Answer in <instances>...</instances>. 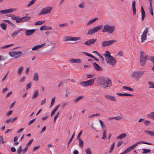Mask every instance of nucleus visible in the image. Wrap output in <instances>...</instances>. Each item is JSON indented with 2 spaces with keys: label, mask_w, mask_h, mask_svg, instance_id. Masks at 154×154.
Masks as SVG:
<instances>
[{
  "label": "nucleus",
  "mask_w": 154,
  "mask_h": 154,
  "mask_svg": "<svg viewBox=\"0 0 154 154\" xmlns=\"http://www.w3.org/2000/svg\"><path fill=\"white\" fill-rule=\"evenodd\" d=\"M115 145V143L113 142L112 145L111 146V148L110 149L109 151L108 152L109 153H111L112 152L113 149L114 148Z\"/></svg>",
  "instance_id": "nucleus-40"
},
{
  "label": "nucleus",
  "mask_w": 154,
  "mask_h": 154,
  "mask_svg": "<svg viewBox=\"0 0 154 154\" xmlns=\"http://www.w3.org/2000/svg\"><path fill=\"white\" fill-rule=\"evenodd\" d=\"M144 72V71H134L131 75L130 77L134 79L137 81H139Z\"/></svg>",
  "instance_id": "nucleus-3"
},
{
  "label": "nucleus",
  "mask_w": 154,
  "mask_h": 154,
  "mask_svg": "<svg viewBox=\"0 0 154 154\" xmlns=\"http://www.w3.org/2000/svg\"><path fill=\"white\" fill-rule=\"evenodd\" d=\"M35 31V30L34 29L27 30L25 32V34L26 36H30L32 35Z\"/></svg>",
  "instance_id": "nucleus-18"
},
{
  "label": "nucleus",
  "mask_w": 154,
  "mask_h": 154,
  "mask_svg": "<svg viewBox=\"0 0 154 154\" xmlns=\"http://www.w3.org/2000/svg\"><path fill=\"white\" fill-rule=\"evenodd\" d=\"M36 119H34L30 121L28 123V124L29 125H31L32 123Z\"/></svg>",
  "instance_id": "nucleus-60"
},
{
  "label": "nucleus",
  "mask_w": 154,
  "mask_h": 154,
  "mask_svg": "<svg viewBox=\"0 0 154 154\" xmlns=\"http://www.w3.org/2000/svg\"><path fill=\"white\" fill-rule=\"evenodd\" d=\"M103 56L105 57L107 63L110 65L113 66L116 64V59L111 55L110 53L108 51H106L105 54L103 55Z\"/></svg>",
  "instance_id": "nucleus-2"
},
{
  "label": "nucleus",
  "mask_w": 154,
  "mask_h": 154,
  "mask_svg": "<svg viewBox=\"0 0 154 154\" xmlns=\"http://www.w3.org/2000/svg\"><path fill=\"white\" fill-rule=\"evenodd\" d=\"M68 25V24L67 23L60 24L59 25V26L62 28H64V27L67 26Z\"/></svg>",
  "instance_id": "nucleus-45"
},
{
  "label": "nucleus",
  "mask_w": 154,
  "mask_h": 154,
  "mask_svg": "<svg viewBox=\"0 0 154 154\" xmlns=\"http://www.w3.org/2000/svg\"><path fill=\"white\" fill-rule=\"evenodd\" d=\"M127 136V134L125 133H122L119 136L117 137L118 139H122L123 138Z\"/></svg>",
  "instance_id": "nucleus-26"
},
{
  "label": "nucleus",
  "mask_w": 154,
  "mask_h": 154,
  "mask_svg": "<svg viewBox=\"0 0 154 154\" xmlns=\"http://www.w3.org/2000/svg\"><path fill=\"white\" fill-rule=\"evenodd\" d=\"M80 39L81 38L79 37H75L70 36H66L64 37L63 41L64 42L71 41H76Z\"/></svg>",
  "instance_id": "nucleus-9"
},
{
  "label": "nucleus",
  "mask_w": 154,
  "mask_h": 154,
  "mask_svg": "<svg viewBox=\"0 0 154 154\" xmlns=\"http://www.w3.org/2000/svg\"><path fill=\"white\" fill-rule=\"evenodd\" d=\"M59 115V112H58L55 115L54 118V122H55L58 116Z\"/></svg>",
  "instance_id": "nucleus-59"
},
{
  "label": "nucleus",
  "mask_w": 154,
  "mask_h": 154,
  "mask_svg": "<svg viewBox=\"0 0 154 154\" xmlns=\"http://www.w3.org/2000/svg\"><path fill=\"white\" fill-rule=\"evenodd\" d=\"M135 4L136 2L135 1H134L133 2L132 5L133 15H135L136 14Z\"/></svg>",
  "instance_id": "nucleus-20"
},
{
  "label": "nucleus",
  "mask_w": 154,
  "mask_h": 154,
  "mask_svg": "<svg viewBox=\"0 0 154 154\" xmlns=\"http://www.w3.org/2000/svg\"><path fill=\"white\" fill-rule=\"evenodd\" d=\"M46 43H44L41 45H37L38 48H41L46 45Z\"/></svg>",
  "instance_id": "nucleus-57"
},
{
  "label": "nucleus",
  "mask_w": 154,
  "mask_h": 154,
  "mask_svg": "<svg viewBox=\"0 0 154 154\" xmlns=\"http://www.w3.org/2000/svg\"><path fill=\"white\" fill-rule=\"evenodd\" d=\"M12 112H13L12 110H10V111H9L8 112H7L6 113V116H9L12 113Z\"/></svg>",
  "instance_id": "nucleus-64"
},
{
  "label": "nucleus",
  "mask_w": 154,
  "mask_h": 154,
  "mask_svg": "<svg viewBox=\"0 0 154 154\" xmlns=\"http://www.w3.org/2000/svg\"><path fill=\"white\" fill-rule=\"evenodd\" d=\"M143 153H150V150L148 149H143Z\"/></svg>",
  "instance_id": "nucleus-51"
},
{
  "label": "nucleus",
  "mask_w": 154,
  "mask_h": 154,
  "mask_svg": "<svg viewBox=\"0 0 154 154\" xmlns=\"http://www.w3.org/2000/svg\"><path fill=\"white\" fill-rule=\"evenodd\" d=\"M117 42V40H109L108 41V44L109 46V45H111L113 44L114 43L116 42Z\"/></svg>",
  "instance_id": "nucleus-37"
},
{
  "label": "nucleus",
  "mask_w": 154,
  "mask_h": 154,
  "mask_svg": "<svg viewBox=\"0 0 154 154\" xmlns=\"http://www.w3.org/2000/svg\"><path fill=\"white\" fill-rule=\"evenodd\" d=\"M103 27V26L102 25H100L94 27L88 30L86 35H92L97 32L99 30H100Z\"/></svg>",
  "instance_id": "nucleus-5"
},
{
  "label": "nucleus",
  "mask_w": 154,
  "mask_h": 154,
  "mask_svg": "<svg viewBox=\"0 0 154 154\" xmlns=\"http://www.w3.org/2000/svg\"><path fill=\"white\" fill-rule=\"evenodd\" d=\"M106 129H103V136L102 137V139H104L105 138H106Z\"/></svg>",
  "instance_id": "nucleus-36"
},
{
  "label": "nucleus",
  "mask_w": 154,
  "mask_h": 154,
  "mask_svg": "<svg viewBox=\"0 0 154 154\" xmlns=\"http://www.w3.org/2000/svg\"><path fill=\"white\" fill-rule=\"evenodd\" d=\"M122 117L121 116H117L114 117V119L115 120H121L122 118Z\"/></svg>",
  "instance_id": "nucleus-50"
},
{
  "label": "nucleus",
  "mask_w": 154,
  "mask_h": 154,
  "mask_svg": "<svg viewBox=\"0 0 154 154\" xmlns=\"http://www.w3.org/2000/svg\"><path fill=\"white\" fill-rule=\"evenodd\" d=\"M140 63L141 65L144 66L146 63L147 59L149 60V57L147 55L144 54L143 52L140 51Z\"/></svg>",
  "instance_id": "nucleus-6"
},
{
  "label": "nucleus",
  "mask_w": 154,
  "mask_h": 154,
  "mask_svg": "<svg viewBox=\"0 0 154 154\" xmlns=\"http://www.w3.org/2000/svg\"><path fill=\"white\" fill-rule=\"evenodd\" d=\"M96 40L97 39H96L92 38L90 39L85 42L84 43V44L87 45H90L92 44H94Z\"/></svg>",
  "instance_id": "nucleus-13"
},
{
  "label": "nucleus",
  "mask_w": 154,
  "mask_h": 154,
  "mask_svg": "<svg viewBox=\"0 0 154 154\" xmlns=\"http://www.w3.org/2000/svg\"><path fill=\"white\" fill-rule=\"evenodd\" d=\"M18 18H17L16 21V22L17 23H20L23 22L22 18H21L20 17L18 16Z\"/></svg>",
  "instance_id": "nucleus-41"
},
{
  "label": "nucleus",
  "mask_w": 154,
  "mask_h": 154,
  "mask_svg": "<svg viewBox=\"0 0 154 154\" xmlns=\"http://www.w3.org/2000/svg\"><path fill=\"white\" fill-rule=\"evenodd\" d=\"M31 82H30L29 83L27 84L26 85V90H28L29 88H31Z\"/></svg>",
  "instance_id": "nucleus-62"
},
{
  "label": "nucleus",
  "mask_w": 154,
  "mask_h": 154,
  "mask_svg": "<svg viewBox=\"0 0 154 154\" xmlns=\"http://www.w3.org/2000/svg\"><path fill=\"white\" fill-rule=\"evenodd\" d=\"M141 14H142V20L143 21L146 17L145 12L144 10L143 7H141Z\"/></svg>",
  "instance_id": "nucleus-22"
},
{
  "label": "nucleus",
  "mask_w": 154,
  "mask_h": 154,
  "mask_svg": "<svg viewBox=\"0 0 154 154\" xmlns=\"http://www.w3.org/2000/svg\"><path fill=\"white\" fill-rule=\"evenodd\" d=\"M83 53L85 54L86 55L88 56V57H90L92 58H93V59H94V60H95L97 61H99V60L96 57H95L94 56L90 54L89 53H88L87 52H83Z\"/></svg>",
  "instance_id": "nucleus-21"
},
{
  "label": "nucleus",
  "mask_w": 154,
  "mask_h": 154,
  "mask_svg": "<svg viewBox=\"0 0 154 154\" xmlns=\"http://www.w3.org/2000/svg\"><path fill=\"white\" fill-rule=\"evenodd\" d=\"M149 5H150V13L152 15H153V9L152 7V0H149Z\"/></svg>",
  "instance_id": "nucleus-24"
},
{
  "label": "nucleus",
  "mask_w": 154,
  "mask_h": 154,
  "mask_svg": "<svg viewBox=\"0 0 154 154\" xmlns=\"http://www.w3.org/2000/svg\"><path fill=\"white\" fill-rule=\"evenodd\" d=\"M16 10V8H10L8 9L1 10L0 11V13L2 14H6L14 11Z\"/></svg>",
  "instance_id": "nucleus-11"
},
{
  "label": "nucleus",
  "mask_w": 154,
  "mask_h": 154,
  "mask_svg": "<svg viewBox=\"0 0 154 154\" xmlns=\"http://www.w3.org/2000/svg\"><path fill=\"white\" fill-rule=\"evenodd\" d=\"M115 27L114 26H110L107 24L104 25L102 32H107L109 34L112 33L115 30Z\"/></svg>",
  "instance_id": "nucleus-4"
},
{
  "label": "nucleus",
  "mask_w": 154,
  "mask_h": 154,
  "mask_svg": "<svg viewBox=\"0 0 154 154\" xmlns=\"http://www.w3.org/2000/svg\"><path fill=\"white\" fill-rule=\"evenodd\" d=\"M95 79H92L85 82H81L80 83V84L84 87L90 86L94 84Z\"/></svg>",
  "instance_id": "nucleus-7"
},
{
  "label": "nucleus",
  "mask_w": 154,
  "mask_h": 154,
  "mask_svg": "<svg viewBox=\"0 0 154 154\" xmlns=\"http://www.w3.org/2000/svg\"><path fill=\"white\" fill-rule=\"evenodd\" d=\"M55 97H54V98H52V99L51 103V104L50 106V107H51L52 106L54 105V103L55 102Z\"/></svg>",
  "instance_id": "nucleus-49"
},
{
  "label": "nucleus",
  "mask_w": 154,
  "mask_h": 154,
  "mask_svg": "<svg viewBox=\"0 0 154 154\" xmlns=\"http://www.w3.org/2000/svg\"><path fill=\"white\" fill-rule=\"evenodd\" d=\"M79 141V146L81 148H82L84 146V142L81 139H78Z\"/></svg>",
  "instance_id": "nucleus-29"
},
{
  "label": "nucleus",
  "mask_w": 154,
  "mask_h": 154,
  "mask_svg": "<svg viewBox=\"0 0 154 154\" xmlns=\"http://www.w3.org/2000/svg\"><path fill=\"white\" fill-rule=\"evenodd\" d=\"M122 88L124 89L131 91H134V89L133 88H131L130 87H128L125 86H123Z\"/></svg>",
  "instance_id": "nucleus-33"
},
{
  "label": "nucleus",
  "mask_w": 154,
  "mask_h": 154,
  "mask_svg": "<svg viewBox=\"0 0 154 154\" xmlns=\"http://www.w3.org/2000/svg\"><path fill=\"white\" fill-rule=\"evenodd\" d=\"M98 82L100 86L104 88L110 87L112 86L111 81L108 78L100 77L98 79Z\"/></svg>",
  "instance_id": "nucleus-1"
},
{
  "label": "nucleus",
  "mask_w": 154,
  "mask_h": 154,
  "mask_svg": "<svg viewBox=\"0 0 154 154\" xmlns=\"http://www.w3.org/2000/svg\"><path fill=\"white\" fill-rule=\"evenodd\" d=\"M147 117L151 119H154V112H152L150 114H148Z\"/></svg>",
  "instance_id": "nucleus-31"
},
{
  "label": "nucleus",
  "mask_w": 154,
  "mask_h": 154,
  "mask_svg": "<svg viewBox=\"0 0 154 154\" xmlns=\"http://www.w3.org/2000/svg\"><path fill=\"white\" fill-rule=\"evenodd\" d=\"M69 61L70 63H82V60L80 59H74L73 58H71L69 60Z\"/></svg>",
  "instance_id": "nucleus-16"
},
{
  "label": "nucleus",
  "mask_w": 154,
  "mask_h": 154,
  "mask_svg": "<svg viewBox=\"0 0 154 154\" xmlns=\"http://www.w3.org/2000/svg\"><path fill=\"white\" fill-rule=\"evenodd\" d=\"M74 135H75V133H73V134L72 135V137L70 139L68 143V144H67V146H69V143H70L71 141L73 139V137H74Z\"/></svg>",
  "instance_id": "nucleus-56"
},
{
  "label": "nucleus",
  "mask_w": 154,
  "mask_h": 154,
  "mask_svg": "<svg viewBox=\"0 0 154 154\" xmlns=\"http://www.w3.org/2000/svg\"><path fill=\"white\" fill-rule=\"evenodd\" d=\"M98 19V18L96 17L94 19H93L90 20H89L88 22L87 23V25H89L92 23H93L95 21H96Z\"/></svg>",
  "instance_id": "nucleus-30"
},
{
  "label": "nucleus",
  "mask_w": 154,
  "mask_h": 154,
  "mask_svg": "<svg viewBox=\"0 0 154 154\" xmlns=\"http://www.w3.org/2000/svg\"><path fill=\"white\" fill-rule=\"evenodd\" d=\"M22 150V148L21 146H20L17 149V153L18 154H20L21 151Z\"/></svg>",
  "instance_id": "nucleus-39"
},
{
  "label": "nucleus",
  "mask_w": 154,
  "mask_h": 154,
  "mask_svg": "<svg viewBox=\"0 0 154 154\" xmlns=\"http://www.w3.org/2000/svg\"><path fill=\"white\" fill-rule=\"evenodd\" d=\"M149 60L152 62L154 65V57H149Z\"/></svg>",
  "instance_id": "nucleus-58"
},
{
  "label": "nucleus",
  "mask_w": 154,
  "mask_h": 154,
  "mask_svg": "<svg viewBox=\"0 0 154 154\" xmlns=\"http://www.w3.org/2000/svg\"><path fill=\"white\" fill-rule=\"evenodd\" d=\"M104 97L105 98L108 100L115 102L117 101V100L115 96L110 95L108 94H106L104 96Z\"/></svg>",
  "instance_id": "nucleus-12"
},
{
  "label": "nucleus",
  "mask_w": 154,
  "mask_h": 154,
  "mask_svg": "<svg viewBox=\"0 0 154 154\" xmlns=\"http://www.w3.org/2000/svg\"><path fill=\"white\" fill-rule=\"evenodd\" d=\"M5 141L3 140V136H0V143H4Z\"/></svg>",
  "instance_id": "nucleus-53"
},
{
  "label": "nucleus",
  "mask_w": 154,
  "mask_h": 154,
  "mask_svg": "<svg viewBox=\"0 0 154 154\" xmlns=\"http://www.w3.org/2000/svg\"><path fill=\"white\" fill-rule=\"evenodd\" d=\"M148 84L150 85L149 88H154V83L152 82H148Z\"/></svg>",
  "instance_id": "nucleus-44"
},
{
  "label": "nucleus",
  "mask_w": 154,
  "mask_h": 154,
  "mask_svg": "<svg viewBox=\"0 0 154 154\" xmlns=\"http://www.w3.org/2000/svg\"><path fill=\"white\" fill-rule=\"evenodd\" d=\"M144 124L146 125H149L151 124L149 120H145L144 121Z\"/></svg>",
  "instance_id": "nucleus-54"
},
{
  "label": "nucleus",
  "mask_w": 154,
  "mask_h": 154,
  "mask_svg": "<svg viewBox=\"0 0 154 154\" xmlns=\"http://www.w3.org/2000/svg\"><path fill=\"white\" fill-rule=\"evenodd\" d=\"M45 23V21H38L35 22V24L36 25H40L43 24Z\"/></svg>",
  "instance_id": "nucleus-46"
},
{
  "label": "nucleus",
  "mask_w": 154,
  "mask_h": 154,
  "mask_svg": "<svg viewBox=\"0 0 154 154\" xmlns=\"http://www.w3.org/2000/svg\"><path fill=\"white\" fill-rule=\"evenodd\" d=\"M22 52L20 51H11L9 52V54L11 57H14L16 55L20 54H22Z\"/></svg>",
  "instance_id": "nucleus-14"
},
{
  "label": "nucleus",
  "mask_w": 154,
  "mask_h": 154,
  "mask_svg": "<svg viewBox=\"0 0 154 154\" xmlns=\"http://www.w3.org/2000/svg\"><path fill=\"white\" fill-rule=\"evenodd\" d=\"M23 22H25L31 19V17L30 16H25L22 17Z\"/></svg>",
  "instance_id": "nucleus-27"
},
{
  "label": "nucleus",
  "mask_w": 154,
  "mask_h": 154,
  "mask_svg": "<svg viewBox=\"0 0 154 154\" xmlns=\"http://www.w3.org/2000/svg\"><path fill=\"white\" fill-rule=\"evenodd\" d=\"M28 149V147L27 146H26L25 148L23 149V150H22V153L23 154L25 153L26 151H27Z\"/></svg>",
  "instance_id": "nucleus-55"
},
{
  "label": "nucleus",
  "mask_w": 154,
  "mask_h": 154,
  "mask_svg": "<svg viewBox=\"0 0 154 154\" xmlns=\"http://www.w3.org/2000/svg\"><path fill=\"white\" fill-rule=\"evenodd\" d=\"M38 94V90H36L34 93L32 97V99H35L37 97Z\"/></svg>",
  "instance_id": "nucleus-34"
},
{
  "label": "nucleus",
  "mask_w": 154,
  "mask_h": 154,
  "mask_svg": "<svg viewBox=\"0 0 154 154\" xmlns=\"http://www.w3.org/2000/svg\"><path fill=\"white\" fill-rule=\"evenodd\" d=\"M36 0H32L28 5L27 7H28L31 6L33 4H34Z\"/></svg>",
  "instance_id": "nucleus-43"
},
{
  "label": "nucleus",
  "mask_w": 154,
  "mask_h": 154,
  "mask_svg": "<svg viewBox=\"0 0 154 154\" xmlns=\"http://www.w3.org/2000/svg\"><path fill=\"white\" fill-rule=\"evenodd\" d=\"M84 96L83 95L80 96L78 97H77V98L73 100V102L75 103H78L79 101L80 100L82 99Z\"/></svg>",
  "instance_id": "nucleus-19"
},
{
  "label": "nucleus",
  "mask_w": 154,
  "mask_h": 154,
  "mask_svg": "<svg viewBox=\"0 0 154 154\" xmlns=\"http://www.w3.org/2000/svg\"><path fill=\"white\" fill-rule=\"evenodd\" d=\"M108 41H103L101 44L102 46L103 47L109 46Z\"/></svg>",
  "instance_id": "nucleus-35"
},
{
  "label": "nucleus",
  "mask_w": 154,
  "mask_h": 154,
  "mask_svg": "<svg viewBox=\"0 0 154 154\" xmlns=\"http://www.w3.org/2000/svg\"><path fill=\"white\" fill-rule=\"evenodd\" d=\"M48 26L46 25H44L41 27L40 29L41 30H47Z\"/></svg>",
  "instance_id": "nucleus-42"
},
{
  "label": "nucleus",
  "mask_w": 154,
  "mask_h": 154,
  "mask_svg": "<svg viewBox=\"0 0 154 154\" xmlns=\"http://www.w3.org/2000/svg\"><path fill=\"white\" fill-rule=\"evenodd\" d=\"M33 140V139H32L31 140H30L28 143L27 144L26 146L28 147V146H29L30 145V144L32 143Z\"/></svg>",
  "instance_id": "nucleus-61"
},
{
  "label": "nucleus",
  "mask_w": 154,
  "mask_h": 154,
  "mask_svg": "<svg viewBox=\"0 0 154 154\" xmlns=\"http://www.w3.org/2000/svg\"><path fill=\"white\" fill-rule=\"evenodd\" d=\"M85 2H83L82 3L79 4V7L80 8H85Z\"/></svg>",
  "instance_id": "nucleus-52"
},
{
  "label": "nucleus",
  "mask_w": 154,
  "mask_h": 154,
  "mask_svg": "<svg viewBox=\"0 0 154 154\" xmlns=\"http://www.w3.org/2000/svg\"><path fill=\"white\" fill-rule=\"evenodd\" d=\"M149 32V29L148 28H146L143 32L141 36V42L143 43L147 39V34Z\"/></svg>",
  "instance_id": "nucleus-10"
},
{
  "label": "nucleus",
  "mask_w": 154,
  "mask_h": 154,
  "mask_svg": "<svg viewBox=\"0 0 154 154\" xmlns=\"http://www.w3.org/2000/svg\"><path fill=\"white\" fill-rule=\"evenodd\" d=\"M86 154H91V152L89 148H88L85 150Z\"/></svg>",
  "instance_id": "nucleus-47"
},
{
  "label": "nucleus",
  "mask_w": 154,
  "mask_h": 154,
  "mask_svg": "<svg viewBox=\"0 0 154 154\" xmlns=\"http://www.w3.org/2000/svg\"><path fill=\"white\" fill-rule=\"evenodd\" d=\"M94 74H88L87 75V78H92L94 76Z\"/></svg>",
  "instance_id": "nucleus-63"
},
{
  "label": "nucleus",
  "mask_w": 154,
  "mask_h": 154,
  "mask_svg": "<svg viewBox=\"0 0 154 154\" xmlns=\"http://www.w3.org/2000/svg\"><path fill=\"white\" fill-rule=\"evenodd\" d=\"M0 26L4 30H5L7 27V25L5 23H2L0 24Z\"/></svg>",
  "instance_id": "nucleus-32"
},
{
  "label": "nucleus",
  "mask_w": 154,
  "mask_h": 154,
  "mask_svg": "<svg viewBox=\"0 0 154 154\" xmlns=\"http://www.w3.org/2000/svg\"><path fill=\"white\" fill-rule=\"evenodd\" d=\"M38 73L35 72L34 73L33 78V80L35 81H38Z\"/></svg>",
  "instance_id": "nucleus-23"
},
{
  "label": "nucleus",
  "mask_w": 154,
  "mask_h": 154,
  "mask_svg": "<svg viewBox=\"0 0 154 154\" xmlns=\"http://www.w3.org/2000/svg\"><path fill=\"white\" fill-rule=\"evenodd\" d=\"M99 122H100V124L101 125V126L102 128H103V129H106L105 128V125L104 124L102 120H99Z\"/></svg>",
  "instance_id": "nucleus-48"
},
{
  "label": "nucleus",
  "mask_w": 154,
  "mask_h": 154,
  "mask_svg": "<svg viewBox=\"0 0 154 154\" xmlns=\"http://www.w3.org/2000/svg\"><path fill=\"white\" fill-rule=\"evenodd\" d=\"M144 132L148 135H149L151 136L154 137V132L153 131L145 130L144 131Z\"/></svg>",
  "instance_id": "nucleus-25"
},
{
  "label": "nucleus",
  "mask_w": 154,
  "mask_h": 154,
  "mask_svg": "<svg viewBox=\"0 0 154 154\" xmlns=\"http://www.w3.org/2000/svg\"><path fill=\"white\" fill-rule=\"evenodd\" d=\"M23 70V66H21L18 70L17 74L18 75H20L21 74Z\"/></svg>",
  "instance_id": "nucleus-38"
},
{
  "label": "nucleus",
  "mask_w": 154,
  "mask_h": 154,
  "mask_svg": "<svg viewBox=\"0 0 154 154\" xmlns=\"http://www.w3.org/2000/svg\"><path fill=\"white\" fill-rule=\"evenodd\" d=\"M22 29H21L18 30L17 31H15L13 33L11 34V36L12 38H13L14 36H15L17 35V34L19 33L21 31Z\"/></svg>",
  "instance_id": "nucleus-28"
},
{
  "label": "nucleus",
  "mask_w": 154,
  "mask_h": 154,
  "mask_svg": "<svg viewBox=\"0 0 154 154\" xmlns=\"http://www.w3.org/2000/svg\"><path fill=\"white\" fill-rule=\"evenodd\" d=\"M143 143L148 144V145H152V144L151 143H149L148 142H146L145 141H140L139 142H137V143H135V144H134L132 146H131L130 147H131V148H132V149H133L134 148H135V147H136L138 144H139V143Z\"/></svg>",
  "instance_id": "nucleus-15"
},
{
  "label": "nucleus",
  "mask_w": 154,
  "mask_h": 154,
  "mask_svg": "<svg viewBox=\"0 0 154 154\" xmlns=\"http://www.w3.org/2000/svg\"><path fill=\"white\" fill-rule=\"evenodd\" d=\"M52 9V7L48 6L42 9L38 15L45 14L50 13Z\"/></svg>",
  "instance_id": "nucleus-8"
},
{
  "label": "nucleus",
  "mask_w": 154,
  "mask_h": 154,
  "mask_svg": "<svg viewBox=\"0 0 154 154\" xmlns=\"http://www.w3.org/2000/svg\"><path fill=\"white\" fill-rule=\"evenodd\" d=\"M93 65L94 69L98 71L102 70L103 69L98 64L96 63H93Z\"/></svg>",
  "instance_id": "nucleus-17"
}]
</instances>
